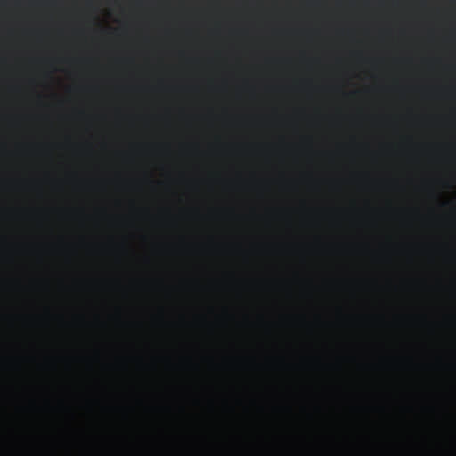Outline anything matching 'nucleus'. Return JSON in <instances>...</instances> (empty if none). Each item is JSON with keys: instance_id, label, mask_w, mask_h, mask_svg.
Returning a JSON list of instances; mask_svg holds the SVG:
<instances>
[{"instance_id": "2", "label": "nucleus", "mask_w": 456, "mask_h": 456, "mask_svg": "<svg viewBox=\"0 0 456 456\" xmlns=\"http://www.w3.org/2000/svg\"><path fill=\"white\" fill-rule=\"evenodd\" d=\"M365 348L368 355L370 353V327H366Z\"/></svg>"}, {"instance_id": "1", "label": "nucleus", "mask_w": 456, "mask_h": 456, "mask_svg": "<svg viewBox=\"0 0 456 456\" xmlns=\"http://www.w3.org/2000/svg\"><path fill=\"white\" fill-rule=\"evenodd\" d=\"M351 346V339L348 336H343L336 343V349L339 351H346L349 349Z\"/></svg>"}]
</instances>
